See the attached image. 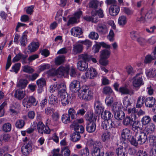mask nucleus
<instances>
[{"mask_svg":"<svg viewBox=\"0 0 156 156\" xmlns=\"http://www.w3.org/2000/svg\"><path fill=\"white\" fill-rule=\"evenodd\" d=\"M78 42L83 45L86 46L87 47H89L91 46V42L88 40H86L84 41H80Z\"/></svg>","mask_w":156,"mask_h":156,"instance_id":"60","label":"nucleus"},{"mask_svg":"<svg viewBox=\"0 0 156 156\" xmlns=\"http://www.w3.org/2000/svg\"><path fill=\"white\" fill-rule=\"evenodd\" d=\"M145 97L144 96H140L138 98L136 105V107L137 108H141L143 105Z\"/></svg>","mask_w":156,"mask_h":156,"instance_id":"36","label":"nucleus"},{"mask_svg":"<svg viewBox=\"0 0 156 156\" xmlns=\"http://www.w3.org/2000/svg\"><path fill=\"white\" fill-rule=\"evenodd\" d=\"M134 119L129 116H126L123 120V124L125 126H128L134 122Z\"/></svg>","mask_w":156,"mask_h":156,"instance_id":"37","label":"nucleus"},{"mask_svg":"<svg viewBox=\"0 0 156 156\" xmlns=\"http://www.w3.org/2000/svg\"><path fill=\"white\" fill-rule=\"evenodd\" d=\"M110 138V135L108 132L104 133L101 136L102 140L104 142L108 141Z\"/></svg>","mask_w":156,"mask_h":156,"instance_id":"59","label":"nucleus"},{"mask_svg":"<svg viewBox=\"0 0 156 156\" xmlns=\"http://www.w3.org/2000/svg\"><path fill=\"white\" fill-rule=\"evenodd\" d=\"M127 112L128 114H131V116L134 120L136 119V108L134 107L132 108H129L127 110Z\"/></svg>","mask_w":156,"mask_h":156,"instance_id":"44","label":"nucleus"},{"mask_svg":"<svg viewBox=\"0 0 156 156\" xmlns=\"http://www.w3.org/2000/svg\"><path fill=\"white\" fill-rule=\"evenodd\" d=\"M143 73L140 72L136 74L133 79V86L135 87H140L143 84L142 79Z\"/></svg>","mask_w":156,"mask_h":156,"instance_id":"7","label":"nucleus"},{"mask_svg":"<svg viewBox=\"0 0 156 156\" xmlns=\"http://www.w3.org/2000/svg\"><path fill=\"white\" fill-rule=\"evenodd\" d=\"M122 95L129 94L130 95L134 94L133 90H130L126 86H122L120 87L119 89V91Z\"/></svg>","mask_w":156,"mask_h":156,"instance_id":"16","label":"nucleus"},{"mask_svg":"<svg viewBox=\"0 0 156 156\" xmlns=\"http://www.w3.org/2000/svg\"><path fill=\"white\" fill-rule=\"evenodd\" d=\"M62 121L63 123L67 124L70 122V117L67 114H63L61 117Z\"/></svg>","mask_w":156,"mask_h":156,"instance_id":"40","label":"nucleus"},{"mask_svg":"<svg viewBox=\"0 0 156 156\" xmlns=\"http://www.w3.org/2000/svg\"><path fill=\"white\" fill-rule=\"evenodd\" d=\"M28 81L26 79H20L17 83L16 86L17 87L23 89L25 88L27 84Z\"/></svg>","mask_w":156,"mask_h":156,"instance_id":"30","label":"nucleus"},{"mask_svg":"<svg viewBox=\"0 0 156 156\" xmlns=\"http://www.w3.org/2000/svg\"><path fill=\"white\" fill-rule=\"evenodd\" d=\"M11 129V125L9 123H5L2 127V129L5 132H8L10 131Z\"/></svg>","mask_w":156,"mask_h":156,"instance_id":"43","label":"nucleus"},{"mask_svg":"<svg viewBox=\"0 0 156 156\" xmlns=\"http://www.w3.org/2000/svg\"><path fill=\"white\" fill-rule=\"evenodd\" d=\"M69 69V65L65 66H60L56 70L57 76L58 77H62L68 75Z\"/></svg>","mask_w":156,"mask_h":156,"instance_id":"6","label":"nucleus"},{"mask_svg":"<svg viewBox=\"0 0 156 156\" xmlns=\"http://www.w3.org/2000/svg\"><path fill=\"white\" fill-rule=\"evenodd\" d=\"M96 126L95 123L93 122L87 123L86 129L87 130L89 133L94 132L95 130Z\"/></svg>","mask_w":156,"mask_h":156,"instance_id":"26","label":"nucleus"},{"mask_svg":"<svg viewBox=\"0 0 156 156\" xmlns=\"http://www.w3.org/2000/svg\"><path fill=\"white\" fill-rule=\"evenodd\" d=\"M85 118L86 120L89 121V122H92L94 118L93 117V113H87L85 115Z\"/></svg>","mask_w":156,"mask_h":156,"instance_id":"52","label":"nucleus"},{"mask_svg":"<svg viewBox=\"0 0 156 156\" xmlns=\"http://www.w3.org/2000/svg\"><path fill=\"white\" fill-rule=\"evenodd\" d=\"M115 118L117 120H121L123 119L125 116L124 112L121 110L117 111L115 113Z\"/></svg>","mask_w":156,"mask_h":156,"instance_id":"33","label":"nucleus"},{"mask_svg":"<svg viewBox=\"0 0 156 156\" xmlns=\"http://www.w3.org/2000/svg\"><path fill=\"white\" fill-rule=\"evenodd\" d=\"M91 154L92 156H100L101 153L100 148L93 149L91 153Z\"/></svg>","mask_w":156,"mask_h":156,"instance_id":"61","label":"nucleus"},{"mask_svg":"<svg viewBox=\"0 0 156 156\" xmlns=\"http://www.w3.org/2000/svg\"><path fill=\"white\" fill-rule=\"evenodd\" d=\"M97 74L96 69L93 68L88 69V71L85 73L84 75L81 76L82 78L85 80L86 78L93 79L96 76Z\"/></svg>","mask_w":156,"mask_h":156,"instance_id":"8","label":"nucleus"},{"mask_svg":"<svg viewBox=\"0 0 156 156\" xmlns=\"http://www.w3.org/2000/svg\"><path fill=\"white\" fill-rule=\"evenodd\" d=\"M119 7L117 4L111 5L109 8V13L112 16L117 15L119 13Z\"/></svg>","mask_w":156,"mask_h":156,"instance_id":"17","label":"nucleus"},{"mask_svg":"<svg viewBox=\"0 0 156 156\" xmlns=\"http://www.w3.org/2000/svg\"><path fill=\"white\" fill-rule=\"evenodd\" d=\"M81 136L79 133L75 132L73 134L71 137V140L74 142H76L80 139Z\"/></svg>","mask_w":156,"mask_h":156,"instance_id":"45","label":"nucleus"},{"mask_svg":"<svg viewBox=\"0 0 156 156\" xmlns=\"http://www.w3.org/2000/svg\"><path fill=\"white\" fill-rule=\"evenodd\" d=\"M63 86V89L60 91L61 92L59 94L61 99L62 104L64 106L68 105L71 100V97L69 95H68L66 92V87L64 84H62Z\"/></svg>","mask_w":156,"mask_h":156,"instance_id":"4","label":"nucleus"},{"mask_svg":"<svg viewBox=\"0 0 156 156\" xmlns=\"http://www.w3.org/2000/svg\"><path fill=\"white\" fill-rule=\"evenodd\" d=\"M121 136L124 140L129 139L131 137V130L127 128L123 129L121 131Z\"/></svg>","mask_w":156,"mask_h":156,"instance_id":"18","label":"nucleus"},{"mask_svg":"<svg viewBox=\"0 0 156 156\" xmlns=\"http://www.w3.org/2000/svg\"><path fill=\"white\" fill-rule=\"evenodd\" d=\"M37 101L35 98L33 96L28 97L25 98L23 100V105L24 107L28 108L32 105L36 106Z\"/></svg>","mask_w":156,"mask_h":156,"instance_id":"5","label":"nucleus"},{"mask_svg":"<svg viewBox=\"0 0 156 156\" xmlns=\"http://www.w3.org/2000/svg\"><path fill=\"white\" fill-rule=\"evenodd\" d=\"M71 127H74L76 132L79 133H83L84 131V127L82 126H80L78 124L73 122L70 126Z\"/></svg>","mask_w":156,"mask_h":156,"instance_id":"20","label":"nucleus"},{"mask_svg":"<svg viewBox=\"0 0 156 156\" xmlns=\"http://www.w3.org/2000/svg\"><path fill=\"white\" fill-rule=\"evenodd\" d=\"M78 57L79 61L85 62H86L90 60L91 58L90 56L87 53H85L79 55Z\"/></svg>","mask_w":156,"mask_h":156,"instance_id":"28","label":"nucleus"},{"mask_svg":"<svg viewBox=\"0 0 156 156\" xmlns=\"http://www.w3.org/2000/svg\"><path fill=\"white\" fill-rule=\"evenodd\" d=\"M80 154L81 156H87L89 154L88 148L86 147L85 148L83 149L80 151Z\"/></svg>","mask_w":156,"mask_h":156,"instance_id":"53","label":"nucleus"},{"mask_svg":"<svg viewBox=\"0 0 156 156\" xmlns=\"http://www.w3.org/2000/svg\"><path fill=\"white\" fill-rule=\"evenodd\" d=\"M64 84L62 83L60 84H58L57 83H55L51 85L50 87L49 91L50 92L53 93L55 91L58 90V93L59 94L60 92V91L63 89V86H62V84Z\"/></svg>","mask_w":156,"mask_h":156,"instance_id":"11","label":"nucleus"},{"mask_svg":"<svg viewBox=\"0 0 156 156\" xmlns=\"http://www.w3.org/2000/svg\"><path fill=\"white\" fill-rule=\"evenodd\" d=\"M100 56L102 58H108L111 54V52L109 50L105 49L100 51Z\"/></svg>","mask_w":156,"mask_h":156,"instance_id":"34","label":"nucleus"},{"mask_svg":"<svg viewBox=\"0 0 156 156\" xmlns=\"http://www.w3.org/2000/svg\"><path fill=\"white\" fill-rule=\"evenodd\" d=\"M65 60V57L63 56H59L55 59V63L56 65H59L63 63Z\"/></svg>","mask_w":156,"mask_h":156,"instance_id":"42","label":"nucleus"},{"mask_svg":"<svg viewBox=\"0 0 156 156\" xmlns=\"http://www.w3.org/2000/svg\"><path fill=\"white\" fill-rule=\"evenodd\" d=\"M80 84L79 81L74 80L70 84L69 88L70 90L73 92H76L80 90Z\"/></svg>","mask_w":156,"mask_h":156,"instance_id":"9","label":"nucleus"},{"mask_svg":"<svg viewBox=\"0 0 156 156\" xmlns=\"http://www.w3.org/2000/svg\"><path fill=\"white\" fill-rule=\"evenodd\" d=\"M87 144L93 146V149L99 148L101 146L102 144L100 142L98 141H94L92 139H90L87 141Z\"/></svg>","mask_w":156,"mask_h":156,"instance_id":"32","label":"nucleus"},{"mask_svg":"<svg viewBox=\"0 0 156 156\" xmlns=\"http://www.w3.org/2000/svg\"><path fill=\"white\" fill-rule=\"evenodd\" d=\"M127 147V144L125 142L122 144V146H120L116 150V153L118 156H125V148Z\"/></svg>","mask_w":156,"mask_h":156,"instance_id":"15","label":"nucleus"},{"mask_svg":"<svg viewBox=\"0 0 156 156\" xmlns=\"http://www.w3.org/2000/svg\"><path fill=\"white\" fill-rule=\"evenodd\" d=\"M97 30L101 34H105L107 32L106 25L103 24H98L97 27Z\"/></svg>","mask_w":156,"mask_h":156,"instance_id":"31","label":"nucleus"},{"mask_svg":"<svg viewBox=\"0 0 156 156\" xmlns=\"http://www.w3.org/2000/svg\"><path fill=\"white\" fill-rule=\"evenodd\" d=\"M77 67L80 71H85L88 67V64L85 62L79 61L77 64Z\"/></svg>","mask_w":156,"mask_h":156,"instance_id":"25","label":"nucleus"},{"mask_svg":"<svg viewBox=\"0 0 156 156\" xmlns=\"http://www.w3.org/2000/svg\"><path fill=\"white\" fill-rule=\"evenodd\" d=\"M155 129V125L151 123L147 125L145 127V131L148 133H151L153 132Z\"/></svg>","mask_w":156,"mask_h":156,"instance_id":"35","label":"nucleus"},{"mask_svg":"<svg viewBox=\"0 0 156 156\" xmlns=\"http://www.w3.org/2000/svg\"><path fill=\"white\" fill-rule=\"evenodd\" d=\"M36 84L38 87V93H41L43 91V87L46 84L45 79L42 78L38 79L36 81Z\"/></svg>","mask_w":156,"mask_h":156,"instance_id":"10","label":"nucleus"},{"mask_svg":"<svg viewBox=\"0 0 156 156\" xmlns=\"http://www.w3.org/2000/svg\"><path fill=\"white\" fill-rule=\"evenodd\" d=\"M37 125L38 132L41 134L43 133L45 126L43 123L41 122H39L38 124H37Z\"/></svg>","mask_w":156,"mask_h":156,"instance_id":"48","label":"nucleus"},{"mask_svg":"<svg viewBox=\"0 0 156 156\" xmlns=\"http://www.w3.org/2000/svg\"><path fill=\"white\" fill-rule=\"evenodd\" d=\"M143 9H141L140 16H138L136 19L137 21L139 22L140 23H144L146 20V18L143 16Z\"/></svg>","mask_w":156,"mask_h":156,"instance_id":"56","label":"nucleus"},{"mask_svg":"<svg viewBox=\"0 0 156 156\" xmlns=\"http://www.w3.org/2000/svg\"><path fill=\"white\" fill-rule=\"evenodd\" d=\"M133 130L135 133V136L140 145L145 143L147 139V135L144 132H141L142 129L140 122L139 121L134 122L132 125Z\"/></svg>","mask_w":156,"mask_h":156,"instance_id":"1","label":"nucleus"},{"mask_svg":"<svg viewBox=\"0 0 156 156\" xmlns=\"http://www.w3.org/2000/svg\"><path fill=\"white\" fill-rule=\"evenodd\" d=\"M123 107L126 108H127L131 104L130 100L128 99V97L126 96L123 98Z\"/></svg>","mask_w":156,"mask_h":156,"instance_id":"49","label":"nucleus"},{"mask_svg":"<svg viewBox=\"0 0 156 156\" xmlns=\"http://www.w3.org/2000/svg\"><path fill=\"white\" fill-rule=\"evenodd\" d=\"M155 99L153 97H148L145 99L144 102L146 106L152 107L155 103Z\"/></svg>","mask_w":156,"mask_h":156,"instance_id":"23","label":"nucleus"},{"mask_svg":"<svg viewBox=\"0 0 156 156\" xmlns=\"http://www.w3.org/2000/svg\"><path fill=\"white\" fill-rule=\"evenodd\" d=\"M151 120L150 117L147 115L144 116L141 119V122L143 125H146L149 123Z\"/></svg>","mask_w":156,"mask_h":156,"instance_id":"47","label":"nucleus"},{"mask_svg":"<svg viewBox=\"0 0 156 156\" xmlns=\"http://www.w3.org/2000/svg\"><path fill=\"white\" fill-rule=\"evenodd\" d=\"M78 95L80 98L86 100H90L92 97V93L86 86H83L80 88L78 92Z\"/></svg>","mask_w":156,"mask_h":156,"instance_id":"3","label":"nucleus"},{"mask_svg":"<svg viewBox=\"0 0 156 156\" xmlns=\"http://www.w3.org/2000/svg\"><path fill=\"white\" fill-rule=\"evenodd\" d=\"M28 33V31L27 30L25 31L23 33L22 36L20 38V41L21 45L23 47L25 46L27 44V37Z\"/></svg>","mask_w":156,"mask_h":156,"instance_id":"22","label":"nucleus"},{"mask_svg":"<svg viewBox=\"0 0 156 156\" xmlns=\"http://www.w3.org/2000/svg\"><path fill=\"white\" fill-rule=\"evenodd\" d=\"M70 33L72 35L77 37L81 35L83 32L82 29L79 27H76L72 28L70 30Z\"/></svg>","mask_w":156,"mask_h":156,"instance_id":"19","label":"nucleus"},{"mask_svg":"<svg viewBox=\"0 0 156 156\" xmlns=\"http://www.w3.org/2000/svg\"><path fill=\"white\" fill-rule=\"evenodd\" d=\"M155 72L152 69H147L146 71V74L148 78L153 77L154 76Z\"/></svg>","mask_w":156,"mask_h":156,"instance_id":"54","label":"nucleus"},{"mask_svg":"<svg viewBox=\"0 0 156 156\" xmlns=\"http://www.w3.org/2000/svg\"><path fill=\"white\" fill-rule=\"evenodd\" d=\"M113 101V98L110 96L107 97L105 100V103L108 106H110L112 103Z\"/></svg>","mask_w":156,"mask_h":156,"instance_id":"62","label":"nucleus"},{"mask_svg":"<svg viewBox=\"0 0 156 156\" xmlns=\"http://www.w3.org/2000/svg\"><path fill=\"white\" fill-rule=\"evenodd\" d=\"M22 70L23 72L28 73H32L34 72V70L30 66L25 65L22 66Z\"/></svg>","mask_w":156,"mask_h":156,"instance_id":"41","label":"nucleus"},{"mask_svg":"<svg viewBox=\"0 0 156 156\" xmlns=\"http://www.w3.org/2000/svg\"><path fill=\"white\" fill-rule=\"evenodd\" d=\"M98 3L97 0H92L89 3V7L91 8L96 9L98 6Z\"/></svg>","mask_w":156,"mask_h":156,"instance_id":"55","label":"nucleus"},{"mask_svg":"<svg viewBox=\"0 0 156 156\" xmlns=\"http://www.w3.org/2000/svg\"><path fill=\"white\" fill-rule=\"evenodd\" d=\"M20 109L19 106L16 105H12L9 107V112L10 114L14 115H17L20 112Z\"/></svg>","mask_w":156,"mask_h":156,"instance_id":"24","label":"nucleus"},{"mask_svg":"<svg viewBox=\"0 0 156 156\" xmlns=\"http://www.w3.org/2000/svg\"><path fill=\"white\" fill-rule=\"evenodd\" d=\"M39 46L38 42H33L29 45L28 49L30 52H34L38 49Z\"/></svg>","mask_w":156,"mask_h":156,"instance_id":"27","label":"nucleus"},{"mask_svg":"<svg viewBox=\"0 0 156 156\" xmlns=\"http://www.w3.org/2000/svg\"><path fill=\"white\" fill-rule=\"evenodd\" d=\"M21 66V64L20 63H17L15 64L12 67V71L17 73L19 70Z\"/></svg>","mask_w":156,"mask_h":156,"instance_id":"58","label":"nucleus"},{"mask_svg":"<svg viewBox=\"0 0 156 156\" xmlns=\"http://www.w3.org/2000/svg\"><path fill=\"white\" fill-rule=\"evenodd\" d=\"M94 108L95 112L98 114L102 113L104 109L102 103L98 100H96L95 101Z\"/></svg>","mask_w":156,"mask_h":156,"instance_id":"12","label":"nucleus"},{"mask_svg":"<svg viewBox=\"0 0 156 156\" xmlns=\"http://www.w3.org/2000/svg\"><path fill=\"white\" fill-rule=\"evenodd\" d=\"M26 95L25 92L22 89H19L15 91L14 94L15 97L18 100L22 99Z\"/></svg>","mask_w":156,"mask_h":156,"instance_id":"21","label":"nucleus"},{"mask_svg":"<svg viewBox=\"0 0 156 156\" xmlns=\"http://www.w3.org/2000/svg\"><path fill=\"white\" fill-rule=\"evenodd\" d=\"M57 99L56 97L53 94H51L49 96L48 99V102L50 104H55L57 103Z\"/></svg>","mask_w":156,"mask_h":156,"instance_id":"46","label":"nucleus"},{"mask_svg":"<svg viewBox=\"0 0 156 156\" xmlns=\"http://www.w3.org/2000/svg\"><path fill=\"white\" fill-rule=\"evenodd\" d=\"M61 153V156H69L70 151L68 147H64L62 148Z\"/></svg>","mask_w":156,"mask_h":156,"instance_id":"39","label":"nucleus"},{"mask_svg":"<svg viewBox=\"0 0 156 156\" xmlns=\"http://www.w3.org/2000/svg\"><path fill=\"white\" fill-rule=\"evenodd\" d=\"M32 147L31 144L29 143L24 144L22 147L21 151L25 155H27L31 151Z\"/></svg>","mask_w":156,"mask_h":156,"instance_id":"14","label":"nucleus"},{"mask_svg":"<svg viewBox=\"0 0 156 156\" xmlns=\"http://www.w3.org/2000/svg\"><path fill=\"white\" fill-rule=\"evenodd\" d=\"M102 92L105 94L109 95L112 93V90L110 87L106 86L103 88Z\"/></svg>","mask_w":156,"mask_h":156,"instance_id":"57","label":"nucleus"},{"mask_svg":"<svg viewBox=\"0 0 156 156\" xmlns=\"http://www.w3.org/2000/svg\"><path fill=\"white\" fill-rule=\"evenodd\" d=\"M91 16H86L83 19L87 21H91L93 22L96 23L98 22V17L95 11L93 10L91 12Z\"/></svg>","mask_w":156,"mask_h":156,"instance_id":"13","label":"nucleus"},{"mask_svg":"<svg viewBox=\"0 0 156 156\" xmlns=\"http://www.w3.org/2000/svg\"><path fill=\"white\" fill-rule=\"evenodd\" d=\"M112 116L111 112L105 110L101 114V117L104 120L102 122L101 126L105 130L115 128L118 126V122L116 120L110 119Z\"/></svg>","mask_w":156,"mask_h":156,"instance_id":"2","label":"nucleus"},{"mask_svg":"<svg viewBox=\"0 0 156 156\" xmlns=\"http://www.w3.org/2000/svg\"><path fill=\"white\" fill-rule=\"evenodd\" d=\"M68 115L72 119H74L76 118V112L73 108H70L68 110Z\"/></svg>","mask_w":156,"mask_h":156,"instance_id":"51","label":"nucleus"},{"mask_svg":"<svg viewBox=\"0 0 156 156\" xmlns=\"http://www.w3.org/2000/svg\"><path fill=\"white\" fill-rule=\"evenodd\" d=\"M39 76V74L37 73H34L33 74L29 75L27 78L29 80L33 81L35 80Z\"/></svg>","mask_w":156,"mask_h":156,"instance_id":"64","label":"nucleus"},{"mask_svg":"<svg viewBox=\"0 0 156 156\" xmlns=\"http://www.w3.org/2000/svg\"><path fill=\"white\" fill-rule=\"evenodd\" d=\"M118 105L119 104L116 103H114L112 105V110L115 113L117 111H119L121 110V107H119Z\"/></svg>","mask_w":156,"mask_h":156,"instance_id":"63","label":"nucleus"},{"mask_svg":"<svg viewBox=\"0 0 156 156\" xmlns=\"http://www.w3.org/2000/svg\"><path fill=\"white\" fill-rule=\"evenodd\" d=\"M24 121L22 119L18 120L16 123V127L19 129L22 128L24 126Z\"/></svg>","mask_w":156,"mask_h":156,"instance_id":"50","label":"nucleus"},{"mask_svg":"<svg viewBox=\"0 0 156 156\" xmlns=\"http://www.w3.org/2000/svg\"><path fill=\"white\" fill-rule=\"evenodd\" d=\"M83 47L80 44H74L73 45V51L74 54L80 53L82 51Z\"/></svg>","mask_w":156,"mask_h":156,"instance_id":"29","label":"nucleus"},{"mask_svg":"<svg viewBox=\"0 0 156 156\" xmlns=\"http://www.w3.org/2000/svg\"><path fill=\"white\" fill-rule=\"evenodd\" d=\"M127 22L126 17L124 16H122L119 17L118 19V23L121 26H124L126 24Z\"/></svg>","mask_w":156,"mask_h":156,"instance_id":"38","label":"nucleus"}]
</instances>
